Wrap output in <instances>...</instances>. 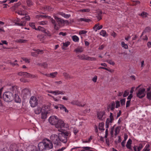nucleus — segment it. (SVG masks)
Returning <instances> with one entry per match:
<instances>
[{"mask_svg":"<svg viewBox=\"0 0 151 151\" xmlns=\"http://www.w3.org/2000/svg\"><path fill=\"white\" fill-rule=\"evenodd\" d=\"M6 87L8 91L5 92L3 94V99L6 102H11L14 99V94L16 92L17 87L13 85H7Z\"/></svg>","mask_w":151,"mask_h":151,"instance_id":"1","label":"nucleus"},{"mask_svg":"<svg viewBox=\"0 0 151 151\" xmlns=\"http://www.w3.org/2000/svg\"><path fill=\"white\" fill-rule=\"evenodd\" d=\"M40 151L44 150H49L53 147V144L51 142L47 139H43L42 142H40L38 146Z\"/></svg>","mask_w":151,"mask_h":151,"instance_id":"2","label":"nucleus"},{"mask_svg":"<svg viewBox=\"0 0 151 151\" xmlns=\"http://www.w3.org/2000/svg\"><path fill=\"white\" fill-rule=\"evenodd\" d=\"M30 19V17L28 16H26L22 18L21 19L17 18L14 20L15 24L20 26H24L25 25L27 21L29 20Z\"/></svg>","mask_w":151,"mask_h":151,"instance_id":"3","label":"nucleus"},{"mask_svg":"<svg viewBox=\"0 0 151 151\" xmlns=\"http://www.w3.org/2000/svg\"><path fill=\"white\" fill-rule=\"evenodd\" d=\"M54 18L56 20V21L52 18L50 20L52 25L54 26V28L56 30H58L60 27V24L62 22L61 19L58 18L56 16H54Z\"/></svg>","mask_w":151,"mask_h":151,"instance_id":"4","label":"nucleus"},{"mask_svg":"<svg viewBox=\"0 0 151 151\" xmlns=\"http://www.w3.org/2000/svg\"><path fill=\"white\" fill-rule=\"evenodd\" d=\"M61 132V133H58L60 141L65 143L67 141V137L68 136L69 133L66 131Z\"/></svg>","mask_w":151,"mask_h":151,"instance_id":"5","label":"nucleus"},{"mask_svg":"<svg viewBox=\"0 0 151 151\" xmlns=\"http://www.w3.org/2000/svg\"><path fill=\"white\" fill-rule=\"evenodd\" d=\"M49 123H64L63 120L59 119L57 116L53 115L50 116L48 119Z\"/></svg>","mask_w":151,"mask_h":151,"instance_id":"6","label":"nucleus"},{"mask_svg":"<svg viewBox=\"0 0 151 151\" xmlns=\"http://www.w3.org/2000/svg\"><path fill=\"white\" fill-rule=\"evenodd\" d=\"M58 134V135L55 134H52L50 136V141L52 142L54 144L58 145L60 143V140Z\"/></svg>","mask_w":151,"mask_h":151,"instance_id":"7","label":"nucleus"},{"mask_svg":"<svg viewBox=\"0 0 151 151\" xmlns=\"http://www.w3.org/2000/svg\"><path fill=\"white\" fill-rule=\"evenodd\" d=\"M55 127L58 129V131L60 132H63L67 128L66 123H55Z\"/></svg>","mask_w":151,"mask_h":151,"instance_id":"8","label":"nucleus"},{"mask_svg":"<svg viewBox=\"0 0 151 151\" xmlns=\"http://www.w3.org/2000/svg\"><path fill=\"white\" fill-rule=\"evenodd\" d=\"M29 103L31 107H34L38 104V100L34 96H32L29 100Z\"/></svg>","mask_w":151,"mask_h":151,"instance_id":"9","label":"nucleus"},{"mask_svg":"<svg viewBox=\"0 0 151 151\" xmlns=\"http://www.w3.org/2000/svg\"><path fill=\"white\" fill-rule=\"evenodd\" d=\"M145 88L139 89L137 93V96L140 99L144 97L145 95Z\"/></svg>","mask_w":151,"mask_h":151,"instance_id":"10","label":"nucleus"},{"mask_svg":"<svg viewBox=\"0 0 151 151\" xmlns=\"http://www.w3.org/2000/svg\"><path fill=\"white\" fill-rule=\"evenodd\" d=\"M48 92L51 93L55 95H57L59 94L63 95L64 94L65 92L64 91H60L59 90L55 91H49Z\"/></svg>","mask_w":151,"mask_h":151,"instance_id":"11","label":"nucleus"},{"mask_svg":"<svg viewBox=\"0 0 151 151\" xmlns=\"http://www.w3.org/2000/svg\"><path fill=\"white\" fill-rule=\"evenodd\" d=\"M97 117L99 119L103 120L105 117V112L104 111L98 112L97 113Z\"/></svg>","mask_w":151,"mask_h":151,"instance_id":"12","label":"nucleus"},{"mask_svg":"<svg viewBox=\"0 0 151 151\" xmlns=\"http://www.w3.org/2000/svg\"><path fill=\"white\" fill-rule=\"evenodd\" d=\"M18 74L19 76L26 77H33L34 76V75H31L30 74L26 72H20L18 73Z\"/></svg>","mask_w":151,"mask_h":151,"instance_id":"13","label":"nucleus"},{"mask_svg":"<svg viewBox=\"0 0 151 151\" xmlns=\"http://www.w3.org/2000/svg\"><path fill=\"white\" fill-rule=\"evenodd\" d=\"M115 103L114 101H112L110 104H109L107 107V109L108 111L110 110L113 111L115 109Z\"/></svg>","mask_w":151,"mask_h":151,"instance_id":"14","label":"nucleus"},{"mask_svg":"<svg viewBox=\"0 0 151 151\" xmlns=\"http://www.w3.org/2000/svg\"><path fill=\"white\" fill-rule=\"evenodd\" d=\"M33 50L35 51V52H31V55L34 57L36 56L38 54H42L43 53V50H40L38 49H33Z\"/></svg>","mask_w":151,"mask_h":151,"instance_id":"15","label":"nucleus"},{"mask_svg":"<svg viewBox=\"0 0 151 151\" xmlns=\"http://www.w3.org/2000/svg\"><path fill=\"white\" fill-rule=\"evenodd\" d=\"M99 23H98L95 24L93 27V29L96 32H97L98 30H100L103 28V26L101 25L99 26Z\"/></svg>","mask_w":151,"mask_h":151,"instance_id":"16","label":"nucleus"},{"mask_svg":"<svg viewBox=\"0 0 151 151\" xmlns=\"http://www.w3.org/2000/svg\"><path fill=\"white\" fill-rule=\"evenodd\" d=\"M71 103L73 105H76L79 106H83L85 104H82L78 100L74 101H72Z\"/></svg>","mask_w":151,"mask_h":151,"instance_id":"17","label":"nucleus"},{"mask_svg":"<svg viewBox=\"0 0 151 151\" xmlns=\"http://www.w3.org/2000/svg\"><path fill=\"white\" fill-rule=\"evenodd\" d=\"M10 148L12 151H17V150H19L17 145L16 144L11 145L10 147Z\"/></svg>","mask_w":151,"mask_h":151,"instance_id":"18","label":"nucleus"},{"mask_svg":"<svg viewBox=\"0 0 151 151\" xmlns=\"http://www.w3.org/2000/svg\"><path fill=\"white\" fill-rule=\"evenodd\" d=\"M148 14L145 12H142L141 13L139 14V15L141 16L143 18H148Z\"/></svg>","mask_w":151,"mask_h":151,"instance_id":"19","label":"nucleus"},{"mask_svg":"<svg viewBox=\"0 0 151 151\" xmlns=\"http://www.w3.org/2000/svg\"><path fill=\"white\" fill-rule=\"evenodd\" d=\"M132 140L129 139L127 142V143L126 145L127 147L130 150H132V148L131 147V145L132 144Z\"/></svg>","mask_w":151,"mask_h":151,"instance_id":"20","label":"nucleus"},{"mask_svg":"<svg viewBox=\"0 0 151 151\" xmlns=\"http://www.w3.org/2000/svg\"><path fill=\"white\" fill-rule=\"evenodd\" d=\"M48 112L46 111H42L41 113V118L42 119L45 120L47 117V115Z\"/></svg>","mask_w":151,"mask_h":151,"instance_id":"21","label":"nucleus"},{"mask_svg":"<svg viewBox=\"0 0 151 151\" xmlns=\"http://www.w3.org/2000/svg\"><path fill=\"white\" fill-rule=\"evenodd\" d=\"M83 48L82 47H78L74 51L76 53H81L83 51Z\"/></svg>","mask_w":151,"mask_h":151,"instance_id":"22","label":"nucleus"},{"mask_svg":"<svg viewBox=\"0 0 151 151\" xmlns=\"http://www.w3.org/2000/svg\"><path fill=\"white\" fill-rule=\"evenodd\" d=\"M27 151H38L36 148L35 146H31L27 148Z\"/></svg>","mask_w":151,"mask_h":151,"instance_id":"23","label":"nucleus"},{"mask_svg":"<svg viewBox=\"0 0 151 151\" xmlns=\"http://www.w3.org/2000/svg\"><path fill=\"white\" fill-rule=\"evenodd\" d=\"M14 99L15 101L17 103H20L21 102V100L19 96L17 94H14Z\"/></svg>","mask_w":151,"mask_h":151,"instance_id":"24","label":"nucleus"},{"mask_svg":"<svg viewBox=\"0 0 151 151\" xmlns=\"http://www.w3.org/2000/svg\"><path fill=\"white\" fill-rule=\"evenodd\" d=\"M113 120L114 118L113 116V114L112 113H110V118L107 119L106 123H111Z\"/></svg>","mask_w":151,"mask_h":151,"instance_id":"25","label":"nucleus"},{"mask_svg":"<svg viewBox=\"0 0 151 151\" xmlns=\"http://www.w3.org/2000/svg\"><path fill=\"white\" fill-rule=\"evenodd\" d=\"M16 12L19 15H24L26 14L25 11L23 10L16 11Z\"/></svg>","mask_w":151,"mask_h":151,"instance_id":"26","label":"nucleus"},{"mask_svg":"<svg viewBox=\"0 0 151 151\" xmlns=\"http://www.w3.org/2000/svg\"><path fill=\"white\" fill-rule=\"evenodd\" d=\"M59 14L66 19L69 18L70 16V14H65L63 12H59Z\"/></svg>","mask_w":151,"mask_h":151,"instance_id":"27","label":"nucleus"},{"mask_svg":"<svg viewBox=\"0 0 151 151\" xmlns=\"http://www.w3.org/2000/svg\"><path fill=\"white\" fill-rule=\"evenodd\" d=\"M71 38L72 40L75 42H78L79 41V37L76 35L72 36Z\"/></svg>","mask_w":151,"mask_h":151,"instance_id":"28","label":"nucleus"},{"mask_svg":"<svg viewBox=\"0 0 151 151\" xmlns=\"http://www.w3.org/2000/svg\"><path fill=\"white\" fill-rule=\"evenodd\" d=\"M151 31V28L149 27H147L145 28V29L143 30L142 32V34L141 36H142L143 34L147 32H149Z\"/></svg>","mask_w":151,"mask_h":151,"instance_id":"29","label":"nucleus"},{"mask_svg":"<svg viewBox=\"0 0 151 151\" xmlns=\"http://www.w3.org/2000/svg\"><path fill=\"white\" fill-rule=\"evenodd\" d=\"M62 44H63V46L62 47V48L63 49H65V47H68L70 44V42H69L67 41L65 42L62 43Z\"/></svg>","mask_w":151,"mask_h":151,"instance_id":"30","label":"nucleus"},{"mask_svg":"<svg viewBox=\"0 0 151 151\" xmlns=\"http://www.w3.org/2000/svg\"><path fill=\"white\" fill-rule=\"evenodd\" d=\"M78 57L79 58L82 60H86L87 57H88L87 55H81L78 56Z\"/></svg>","mask_w":151,"mask_h":151,"instance_id":"31","label":"nucleus"},{"mask_svg":"<svg viewBox=\"0 0 151 151\" xmlns=\"http://www.w3.org/2000/svg\"><path fill=\"white\" fill-rule=\"evenodd\" d=\"M35 113L36 114H39L42 113V111L40 107H38L35 110Z\"/></svg>","mask_w":151,"mask_h":151,"instance_id":"32","label":"nucleus"},{"mask_svg":"<svg viewBox=\"0 0 151 151\" xmlns=\"http://www.w3.org/2000/svg\"><path fill=\"white\" fill-rule=\"evenodd\" d=\"M100 35L103 37H105L108 36V34L104 30H101L100 32Z\"/></svg>","mask_w":151,"mask_h":151,"instance_id":"33","label":"nucleus"},{"mask_svg":"<svg viewBox=\"0 0 151 151\" xmlns=\"http://www.w3.org/2000/svg\"><path fill=\"white\" fill-rule=\"evenodd\" d=\"M27 41V40L23 39H19L16 40V42H17L20 43H25Z\"/></svg>","mask_w":151,"mask_h":151,"instance_id":"34","label":"nucleus"},{"mask_svg":"<svg viewBox=\"0 0 151 151\" xmlns=\"http://www.w3.org/2000/svg\"><path fill=\"white\" fill-rule=\"evenodd\" d=\"M36 30L41 31L43 32H44L46 30L44 28L40 26H39L36 29Z\"/></svg>","mask_w":151,"mask_h":151,"instance_id":"35","label":"nucleus"},{"mask_svg":"<svg viewBox=\"0 0 151 151\" xmlns=\"http://www.w3.org/2000/svg\"><path fill=\"white\" fill-rule=\"evenodd\" d=\"M79 21H83L86 22H89L91 21V20L89 19L86 18H81L78 19Z\"/></svg>","mask_w":151,"mask_h":151,"instance_id":"36","label":"nucleus"},{"mask_svg":"<svg viewBox=\"0 0 151 151\" xmlns=\"http://www.w3.org/2000/svg\"><path fill=\"white\" fill-rule=\"evenodd\" d=\"M37 37L38 38L41 42H42L45 39V37L44 36V35H38Z\"/></svg>","mask_w":151,"mask_h":151,"instance_id":"37","label":"nucleus"},{"mask_svg":"<svg viewBox=\"0 0 151 151\" xmlns=\"http://www.w3.org/2000/svg\"><path fill=\"white\" fill-rule=\"evenodd\" d=\"M26 3L27 5L29 7H30L33 5V3L31 0H27Z\"/></svg>","mask_w":151,"mask_h":151,"instance_id":"38","label":"nucleus"},{"mask_svg":"<svg viewBox=\"0 0 151 151\" xmlns=\"http://www.w3.org/2000/svg\"><path fill=\"white\" fill-rule=\"evenodd\" d=\"M104 123H99V129L100 130H104Z\"/></svg>","mask_w":151,"mask_h":151,"instance_id":"39","label":"nucleus"},{"mask_svg":"<svg viewBox=\"0 0 151 151\" xmlns=\"http://www.w3.org/2000/svg\"><path fill=\"white\" fill-rule=\"evenodd\" d=\"M60 106L59 107V108L60 109L63 110L66 112H68V110L63 105L60 104Z\"/></svg>","mask_w":151,"mask_h":151,"instance_id":"40","label":"nucleus"},{"mask_svg":"<svg viewBox=\"0 0 151 151\" xmlns=\"http://www.w3.org/2000/svg\"><path fill=\"white\" fill-rule=\"evenodd\" d=\"M86 59V60H90L91 61H95L96 60V58L94 57H90L88 56V57H87Z\"/></svg>","mask_w":151,"mask_h":151,"instance_id":"41","label":"nucleus"},{"mask_svg":"<svg viewBox=\"0 0 151 151\" xmlns=\"http://www.w3.org/2000/svg\"><path fill=\"white\" fill-rule=\"evenodd\" d=\"M121 46L123 47H124L126 49H128V46L127 44H126L124 42H122Z\"/></svg>","mask_w":151,"mask_h":151,"instance_id":"42","label":"nucleus"},{"mask_svg":"<svg viewBox=\"0 0 151 151\" xmlns=\"http://www.w3.org/2000/svg\"><path fill=\"white\" fill-rule=\"evenodd\" d=\"M125 101L126 99L125 98L120 100V103L122 106H125Z\"/></svg>","mask_w":151,"mask_h":151,"instance_id":"43","label":"nucleus"},{"mask_svg":"<svg viewBox=\"0 0 151 151\" xmlns=\"http://www.w3.org/2000/svg\"><path fill=\"white\" fill-rule=\"evenodd\" d=\"M29 90L25 88L22 91V93L24 95H27L29 92Z\"/></svg>","mask_w":151,"mask_h":151,"instance_id":"44","label":"nucleus"},{"mask_svg":"<svg viewBox=\"0 0 151 151\" xmlns=\"http://www.w3.org/2000/svg\"><path fill=\"white\" fill-rule=\"evenodd\" d=\"M102 12H100V13L98 14L96 16L97 19L98 21H99L102 19L101 16Z\"/></svg>","mask_w":151,"mask_h":151,"instance_id":"45","label":"nucleus"},{"mask_svg":"<svg viewBox=\"0 0 151 151\" xmlns=\"http://www.w3.org/2000/svg\"><path fill=\"white\" fill-rule=\"evenodd\" d=\"M81 148L83 149V150H90V151H92V150H90L92 148L91 147H82Z\"/></svg>","mask_w":151,"mask_h":151,"instance_id":"46","label":"nucleus"},{"mask_svg":"<svg viewBox=\"0 0 151 151\" xmlns=\"http://www.w3.org/2000/svg\"><path fill=\"white\" fill-rule=\"evenodd\" d=\"M63 75L65 77V78L66 79L70 78L71 77L70 76L68 73H63Z\"/></svg>","mask_w":151,"mask_h":151,"instance_id":"47","label":"nucleus"},{"mask_svg":"<svg viewBox=\"0 0 151 151\" xmlns=\"http://www.w3.org/2000/svg\"><path fill=\"white\" fill-rule=\"evenodd\" d=\"M106 62L110 64L113 65H114L115 64V63L111 60H106Z\"/></svg>","mask_w":151,"mask_h":151,"instance_id":"48","label":"nucleus"},{"mask_svg":"<svg viewBox=\"0 0 151 151\" xmlns=\"http://www.w3.org/2000/svg\"><path fill=\"white\" fill-rule=\"evenodd\" d=\"M39 65L45 68H47V64L46 63H40L39 64Z\"/></svg>","mask_w":151,"mask_h":151,"instance_id":"49","label":"nucleus"},{"mask_svg":"<svg viewBox=\"0 0 151 151\" xmlns=\"http://www.w3.org/2000/svg\"><path fill=\"white\" fill-rule=\"evenodd\" d=\"M87 32V31L85 30H81L79 32V34L81 35L86 34Z\"/></svg>","mask_w":151,"mask_h":151,"instance_id":"50","label":"nucleus"},{"mask_svg":"<svg viewBox=\"0 0 151 151\" xmlns=\"http://www.w3.org/2000/svg\"><path fill=\"white\" fill-rule=\"evenodd\" d=\"M147 98L150 100H151V91L147 92Z\"/></svg>","mask_w":151,"mask_h":151,"instance_id":"51","label":"nucleus"},{"mask_svg":"<svg viewBox=\"0 0 151 151\" xmlns=\"http://www.w3.org/2000/svg\"><path fill=\"white\" fill-rule=\"evenodd\" d=\"M150 147V145H146L145 148L143 150L144 151H150V149L149 148Z\"/></svg>","mask_w":151,"mask_h":151,"instance_id":"52","label":"nucleus"},{"mask_svg":"<svg viewBox=\"0 0 151 151\" xmlns=\"http://www.w3.org/2000/svg\"><path fill=\"white\" fill-rule=\"evenodd\" d=\"M115 105H116L115 106V107L116 108H118L120 106V101H116Z\"/></svg>","mask_w":151,"mask_h":151,"instance_id":"53","label":"nucleus"},{"mask_svg":"<svg viewBox=\"0 0 151 151\" xmlns=\"http://www.w3.org/2000/svg\"><path fill=\"white\" fill-rule=\"evenodd\" d=\"M47 21H42L41 22H39V24L40 25H46L47 24Z\"/></svg>","mask_w":151,"mask_h":151,"instance_id":"54","label":"nucleus"},{"mask_svg":"<svg viewBox=\"0 0 151 151\" xmlns=\"http://www.w3.org/2000/svg\"><path fill=\"white\" fill-rule=\"evenodd\" d=\"M29 25L33 29H35L36 30V29H37L35 27V24L34 23H29Z\"/></svg>","mask_w":151,"mask_h":151,"instance_id":"55","label":"nucleus"},{"mask_svg":"<svg viewBox=\"0 0 151 151\" xmlns=\"http://www.w3.org/2000/svg\"><path fill=\"white\" fill-rule=\"evenodd\" d=\"M131 100H129L126 102V108H127L129 107L130 105Z\"/></svg>","mask_w":151,"mask_h":151,"instance_id":"56","label":"nucleus"},{"mask_svg":"<svg viewBox=\"0 0 151 151\" xmlns=\"http://www.w3.org/2000/svg\"><path fill=\"white\" fill-rule=\"evenodd\" d=\"M23 60L25 61L26 63H29L30 62V60L26 58H22Z\"/></svg>","mask_w":151,"mask_h":151,"instance_id":"57","label":"nucleus"},{"mask_svg":"<svg viewBox=\"0 0 151 151\" xmlns=\"http://www.w3.org/2000/svg\"><path fill=\"white\" fill-rule=\"evenodd\" d=\"M57 72L51 73L50 74V75L51 77L52 78H54L55 76L57 74Z\"/></svg>","mask_w":151,"mask_h":151,"instance_id":"58","label":"nucleus"},{"mask_svg":"<svg viewBox=\"0 0 151 151\" xmlns=\"http://www.w3.org/2000/svg\"><path fill=\"white\" fill-rule=\"evenodd\" d=\"M129 91L127 90H126L124 91V94L123 95V96L124 97H126L129 95Z\"/></svg>","mask_w":151,"mask_h":151,"instance_id":"59","label":"nucleus"},{"mask_svg":"<svg viewBox=\"0 0 151 151\" xmlns=\"http://www.w3.org/2000/svg\"><path fill=\"white\" fill-rule=\"evenodd\" d=\"M115 132V136L117 135L119 133V130L118 129V127H116L115 128L114 130Z\"/></svg>","mask_w":151,"mask_h":151,"instance_id":"60","label":"nucleus"},{"mask_svg":"<svg viewBox=\"0 0 151 151\" xmlns=\"http://www.w3.org/2000/svg\"><path fill=\"white\" fill-rule=\"evenodd\" d=\"M45 33L46 35L50 37L51 36V34L50 32L48 31H46L45 30V31L44 32Z\"/></svg>","mask_w":151,"mask_h":151,"instance_id":"61","label":"nucleus"},{"mask_svg":"<svg viewBox=\"0 0 151 151\" xmlns=\"http://www.w3.org/2000/svg\"><path fill=\"white\" fill-rule=\"evenodd\" d=\"M78 132V129L76 128H74L73 129V132L75 135H76Z\"/></svg>","mask_w":151,"mask_h":151,"instance_id":"62","label":"nucleus"},{"mask_svg":"<svg viewBox=\"0 0 151 151\" xmlns=\"http://www.w3.org/2000/svg\"><path fill=\"white\" fill-rule=\"evenodd\" d=\"M20 81L21 82H23L24 83H26L28 82L29 81L28 80H27V79H26L24 78H22L20 79Z\"/></svg>","mask_w":151,"mask_h":151,"instance_id":"63","label":"nucleus"},{"mask_svg":"<svg viewBox=\"0 0 151 151\" xmlns=\"http://www.w3.org/2000/svg\"><path fill=\"white\" fill-rule=\"evenodd\" d=\"M46 17L45 16L42 15H37V18L38 19H40L41 18H44Z\"/></svg>","mask_w":151,"mask_h":151,"instance_id":"64","label":"nucleus"}]
</instances>
